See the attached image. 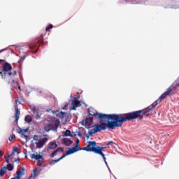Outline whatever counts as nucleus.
<instances>
[{
  "mask_svg": "<svg viewBox=\"0 0 179 179\" xmlns=\"http://www.w3.org/2000/svg\"><path fill=\"white\" fill-rule=\"evenodd\" d=\"M159 103L157 100L151 106L147 107L144 110L127 113L123 116H120L119 115V128H121L124 122H127V121H132V120H136V118H139L141 117V114H142V115L144 117H149L150 115V111H153V110L156 108V106H157Z\"/></svg>",
  "mask_w": 179,
  "mask_h": 179,
  "instance_id": "obj_1",
  "label": "nucleus"
},
{
  "mask_svg": "<svg viewBox=\"0 0 179 179\" xmlns=\"http://www.w3.org/2000/svg\"><path fill=\"white\" fill-rule=\"evenodd\" d=\"M88 111L89 115H92V117H98L99 122H106V124H108V129L120 128L118 114L107 115L104 113H98L92 111L91 109H90Z\"/></svg>",
  "mask_w": 179,
  "mask_h": 179,
  "instance_id": "obj_2",
  "label": "nucleus"
},
{
  "mask_svg": "<svg viewBox=\"0 0 179 179\" xmlns=\"http://www.w3.org/2000/svg\"><path fill=\"white\" fill-rule=\"evenodd\" d=\"M0 76L8 83H10V82L15 83V80H12V65L6 62L3 65L2 71H0Z\"/></svg>",
  "mask_w": 179,
  "mask_h": 179,
  "instance_id": "obj_3",
  "label": "nucleus"
},
{
  "mask_svg": "<svg viewBox=\"0 0 179 179\" xmlns=\"http://www.w3.org/2000/svg\"><path fill=\"white\" fill-rule=\"evenodd\" d=\"M94 127V129L89 131L88 135L85 133L87 139H89V136H93V134H97V132H100V131H106V129L108 128V123L105 122H99L95 124Z\"/></svg>",
  "mask_w": 179,
  "mask_h": 179,
  "instance_id": "obj_4",
  "label": "nucleus"
},
{
  "mask_svg": "<svg viewBox=\"0 0 179 179\" xmlns=\"http://www.w3.org/2000/svg\"><path fill=\"white\" fill-rule=\"evenodd\" d=\"M177 93V88L174 87V85H171L169 88H167L166 91L164 92L157 100V102L162 103L164 99H167L169 96H173Z\"/></svg>",
  "mask_w": 179,
  "mask_h": 179,
  "instance_id": "obj_5",
  "label": "nucleus"
},
{
  "mask_svg": "<svg viewBox=\"0 0 179 179\" xmlns=\"http://www.w3.org/2000/svg\"><path fill=\"white\" fill-rule=\"evenodd\" d=\"M59 124H61V122L58 120H54L52 123L45 124L44 127V130L45 132H50V131L52 129V131H57L58 127H59Z\"/></svg>",
  "mask_w": 179,
  "mask_h": 179,
  "instance_id": "obj_6",
  "label": "nucleus"
},
{
  "mask_svg": "<svg viewBox=\"0 0 179 179\" xmlns=\"http://www.w3.org/2000/svg\"><path fill=\"white\" fill-rule=\"evenodd\" d=\"M88 145L83 148V150L85 152H93L95 155H97V152L94 149H97V143L96 141H88Z\"/></svg>",
  "mask_w": 179,
  "mask_h": 179,
  "instance_id": "obj_7",
  "label": "nucleus"
},
{
  "mask_svg": "<svg viewBox=\"0 0 179 179\" xmlns=\"http://www.w3.org/2000/svg\"><path fill=\"white\" fill-rule=\"evenodd\" d=\"M37 44H40V45H44V41L43 40V34L40 36V38L38 41L36 42L31 43V44L24 46L22 48V50H24V48H29V50H33V48H36L37 47Z\"/></svg>",
  "mask_w": 179,
  "mask_h": 179,
  "instance_id": "obj_8",
  "label": "nucleus"
},
{
  "mask_svg": "<svg viewBox=\"0 0 179 179\" xmlns=\"http://www.w3.org/2000/svg\"><path fill=\"white\" fill-rule=\"evenodd\" d=\"M48 141V135H43V137H40V139L36 141L35 145L38 149H41L45 143Z\"/></svg>",
  "mask_w": 179,
  "mask_h": 179,
  "instance_id": "obj_9",
  "label": "nucleus"
},
{
  "mask_svg": "<svg viewBox=\"0 0 179 179\" xmlns=\"http://www.w3.org/2000/svg\"><path fill=\"white\" fill-rule=\"evenodd\" d=\"M178 8V4L177 3V1L176 0H170L166 3V6H165V8H170V9H176Z\"/></svg>",
  "mask_w": 179,
  "mask_h": 179,
  "instance_id": "obj_10",
  "label": "nucleus"
},
{
  "mask_svg": "<svg viewBox=\"0 0 179 179\" xmlns=\"http://www.w3.org/2000/svg\"><path fill=\"white\" fill-rule=\"evenodd\" d=\"M30 156L31 159H34L35 160H37L38 166H41V164H43V156L40 155H36V154H31Z\"/></svg>",
  "mask_w": 179,
  "mask_h": 179,
  "instance_id": "obj_11",
  "label": "nucleus"
},
{
  "mask_svg": "<svg viewBox=\"0 0 179 179\" xmlns=\"http://www.w3.org/2000/svg\"><path fill=\"white\" fill-rule=\"evenodd\" d=\"M138 5H155L152 0H134Z\"/></svg>",
  "mask_w": 179,
  "mask_h": 179,
  "instance_id": "obj_12",
  "label": "nucleus"
},
{
  "mask_svg": "<svg viewBox=\"0 0 179 179\" xmlns=\"http://www.w3.org/2000/svg\"><path fill=\"white\" fill-rule=\"evenodd\" d=\"M15 120L14 121V125H17V122L19 121L20 115V111L19 110V107L17 105L15 106Z\"/></svg>",
  "mask_w": 179,
  "mask_h": 179,
  "instance_id": "obj_13",
  "label": "nucleus"
},
{
  "mask_svg": "<svg viewBox=\"0 0 179 179\" xmlns=\"http://www.w3.org/2000/svg\"><path fill=\"white\" fill-rule=\"evenodd\" d=\"M32 111L35 117H36V120H38V118H41V111H40V109L37 107H34L32 108Z\"/></svg>",
  "mask_w": 179,
  "mask_h": 179,
  "instance_id": "obj_14",
  "label": "nucleus"
},
{
  "mask_svg": "<svg viewBox=\"0 0 179 179\" xmlns=\"http://www.w3.org/2000/svg\"><path fill=\"white\" fill-rule=\"evenodd\" d=\"M71 105H72L71 110H76L78 107H80V106H82V103L80 102V101L76 99L71 103Z\"/></svg>",
  "mask_w": 179,
  "mask_h": 179,
  "instance_id": "obj_15",
  "label": "nucleus"
},
{
  "mask_svg": "<svg viewBox=\"0 0 179 179\" xmlns=\"http://www.w3.org/2000/svg\"><path fill=\"white\" fill-rule=\"evenodd\" d=\"M57 148H58L57 143H55V141H52L48 143L47 150H54L55 149H57Z\"/></svg>",
  "mask_w": 179,
  "mask_h": 179,
  "instance_id": "obj_16",
  "label": "nucleus"
},
{
  "mask_svg": "<svg viewBox=\"0 0 179 179\" xmlns=\"http://www.w3.org/2000/svg\"><path fill=\"white\" fill-rule=\"evenodd\" d=\"M16 174H17L15 176L16 178L17 179L22 178V176H24V169L22 168L21 169H18L16 172Z\"/></svg>",
  "mask_w": 179,
  "mask_h": 179,
  "instance_id": "obj_17",
  "label": "nucleus"
},
{
  "mask_svg": "<svg viewBox=\"0 0 179 179\" xmlns=\"http://www.w3.org/2000/svg\"><path fill=\"white\" fill-rule=\"evenodd\" d=\"M75 152H78V150L75 148H69V150L66 152V154L63 156H65V157L69 155H73V153H75Z\"/></svg>",
  "mask_w": 179,
  "mask_h": 179,
  "instance_id": "obj_18",
  "label": "nucleus"
},
{
  "mask_svg": "<svg viewBox=\"0 0 179 179\" xmlns=\"http://www.w3.org/2000/svg\"><path fill=\"white\" fill-rule=\"evenodd\" d=\"M93 124V117H89L85 119V126L90 127V125Z\"/></svg>",
  "mask_w": 179,
  "mask_h": 179,
  "instance_id": "obj_19",
  "label": "nucleus"
},
{
  "mask_svg": "<svg viewBox=\"0 0 179 179\" xmlns=\"http://www.w3.org/2000/svg\"><path fill=\"white\" fill-rule=\"evenodd\" d=\"M62 143L65 146H69L70 145H72V143H73V141H71L69 138H63Z\"/></svg>",
  "mask_w": 179,
  "mask_h": 179,
  "instance_id": "obj_20",
  "label": "nucleus"
},
{
  "mask_svg": "<svg viewBox=\"0 0 179 179\" xmlns=\"http://www.w3.org/2000/svg\"><path fill=\"white\" fill-rule=\"evenodd\" d=\"M106 149V147L104 146H99L97 145L96 148L94 149L95 152H96V155H103V150Z\"/></svg>",
  "mask_w": 179,
  "mask_h": 179,
  "instance_id": "obj_21",
  "label": "nucleus"
},
{
  "mask_svg": "<svg viewBox=\"0 0 179 179\" xmlns=\"http://www.w3.org/2000/svg\"><path fill=\"white\" fill-rule=\"evenodd\" d=\"M62 152H64V148H58L56 150H55L51 155H50V157H55V156H57V153L59 152V153H62Z\"/></svg>",
  "mask_w": 179,
  "mask_h": 179,
  "instance_id": "obj_22",
  "label": "nucleus"
},
{
  "mask_svg": "<svg viewBox=\"0 0 179 179\" xmlns=\"http://www.w3.org/2000/svg\"><path fill=\"white\" fill-rule=\"evenodd\" d=\"M57 117L60 118V120H64L65 118H66V113L61 111L60 113L57 114Z\"/></svg>",
  "mask_w": 179,
  "mask_h": 179,
  "instance_id": "obj_23",
  "label": "nucleus"
},
{
  "mask_svg": "<svg viewBox=\"0 0 179 179\" xmlns=\"http://www.w3.org/2000/svg\"><path fill=\"white\" fill-rule=\"evenodd\" d=\"M33 120L31 119V116L30 115H27L25 116L24 121L28 124H30Z\"/></svg>",
  "mask_w": 179,
  "mask_h": 179,
  "instance_id": "obj_24",
  "label": "nucleus"
},
{
  "mask_svg": "<svg viewBox=\"0 0 179 179\" xmlns=\"http://www.w3.org/2000/svg\"><path fill=\"white\" fill-rule=\"evenodd\" d=\"M5 173H6V167L3 166L0 169V177H2Z\"/></svg>",
  "mask_w": 179,
  "mask_h": 179,
  "instance_id": "obj_25",
  "label": "nucleus"
},
{
  "mask_svg": "<svg viewBox=\"0 0 179 179\" xmlns=\"http://www.w3.org/2000/svg\"><path fill=\"white\" fill-rule=\"evenodd\" d=\"M7 170H8V171H13V169H14V167H13V165H12V164H8V165H7Z\"/></svg>",
  "mask_w": 179,
  "mask_h": 179,
  "instance_id": "obj_26",
  "label": "nucleus"
},
{
  "mask_svg": "<svg viewBox=\"0 0 179 179\" xmlns=\"http://www.w3.org/2000/svg\"><path fill=\"white\" fill-rule=\"evenodd\" d=\"M64 136H72V133H71V131L67 129L64 132Z\"/></svg>",
  "mask_w": 179,
  "mask_h": 179,
  "instance_id": "obj_27",
  "label": "nucleus"
},
{
  "mask_svg": "<svg viewBox=\"0 0 179 179\" xmlns=\"http://www.w3.org/2000/svg\"><path fill=\"white\" fill-rule=\"evenodd\" d=\"M19 130L20 131H18V134H21L22 135V134H24L25 132H27V131H29V129H22V128H19Z\"/></svg>",
  "mask_w": 179,
  "mask_h": 179,
  "instance_id": "obj_28",
  "label": "nucleus"
},
{
  "mask_svg": "<svg viewBox=\"0 0 179 179\" xmlns=\"http://www.w3.org/2000/svg\"><path fill=\"white\" fill-rule=\"evenodd\" d=\"M73 148H75V149H76L78 152H79V150H82L83 148H79V143H76L75 145Z\"/></svg>",
  "mask_w": 179,
  "mask_h": 179,
  "instance_id": "obj_29",
  "label": "nucleus"
},
{
  "mask_svg": "<svg viewBox=\"0 0 179 179\" xmlns=\"http://www.w3.org/2000/svg\"><path fill=\"white\" fill-rule=\"evenodd\" d=\"M73 148H75V149H76L78 152H79V150H82L83 148H79V143H76L75 145Z\"/></svg>",
  "mask_w": 179,
  "mask_h": 179,
  "instance_id": "obj_30",
  "label": "nucleus"
},
{
  "mask_svg": "<svg viewBox=\"0 0 179 179\" xmlns=\"http://www.w3.org/2000/svg\"><path fill=\"white\" fill-rule=\"evenodd\" d=\"M36 171H37V170L34 169V170L33 171V174H31V175L29 176V179H31V178H33V177H36V176L37 175Z\"/></svg>",
  "mask_w": 179,
  "mask_h": 179,
  "instance_id": "obj_31",
  "label": "nucleus"
},
{
  "mask_svg": "<svg viewBox=\"0 0 179 179\" xmlns=\"http://www.w3.org/2000/svg\"><path fill=\"white\" fill-rule=\"evenodd\" d=\"M65 157V155H62L60 158L56 159V160H52V163H58L59 160H62Z\"/></svg>",
  "mask_w": 179,
  "mask_h": 179,
  "instance_id": "obj_32",
  "label": "nucleus"
},
{
  "mask_svg": "<svg viewBox=\"0 0 179 179\" xmlns=\"http://www.w3.org/2000/svg\"><path fill=\"white\" fill-rule=\"evenodd\" d=\"M15 138H16V136L15 134H13L8 137V141H10V142H12L13 141V139H15Z\"/></svg>",
  "mask_w": 179,
  "mask_h": 179,
  "instance_id": "obj_33",
  "label": "nucleus"
},
{
  "mask_svg": "<svg viewBox=\"0 0 179 179\" xmlns=\"http://www.w3.org/2000/svg\"><path fill=\"white\" fill-rule=\"evenodd\" d=\"M33 139H34V141H36V142H37L38 141H39L40 140V137L38 136V135H34V136H33Z\"/></svg>",
  "mask_w": 179,
  "mask_h": 179,
  "instance_id": "obj_34",
  "label": "nucleus"
},
{
  "mask_svg": "<svg viewBox=\"0 0 179 179\" xmlns=\"http://www.w3.org/2000/svg\"><path fill=\"white\" fill-rule=\"evenodd\" d=\"M52 27H54V26L52 24H49L48 27H46L45 30L47 31H50V30H51V29H52Z\"/></svg>",
  "mask_w": 179,
  "mask_h": 179,
  "instance_id": "obj_35",
  "label": "nucleus"
},
{
  "mask_svg": "<svg viewBox=\"0 0 179 179\" xmlns=\"http://www.w3.org/2000/svg\"><path fill=\"white\" fill-rule=\"evenodd\" d=\"M99 156H101V157L103 159V162H105V164H106V166H107V161H106V156L104 155V154L99 155Z\"/></svg>",
  "mask_w": 179,
  "mask_h": 179,
  "instance_id": "obj_36",
  "label": "nucleus"
},
{
  "mask_svg": "<svg viewBox=\"0 0 179 179\" xmlns=\"http://www.w3.org/2000/svg\"><path fill=\"white\" fill-rule=\"evenodd\" d=\"M9 159H10V156H9V155L8 157H5V160L7 164H9Z\"/></svg>",
  "mask_w": 179,
  "mask_h": 179,
  "instance_id": "obj_37",
  "label": "nucleus"
},
{
  "mask_svg": "<svg viewBox=\"0 0 179 179\" xmlns=\"http://www.w3.org/2000/svg\"><path fill=\"white\" fill-rule=\"evenodd\" d=\"M17 150H19V149H18L17 148H14V149L13 150V152L14 153H17V155H19V153H20V152H19V151H17Z\"/></svg>",
  "mask_w": 179,
  "mask_h": 179,
  "instance_id": "obj_38",
  "label": "nucleus"
},
{
  "mask_svg": "<svg viewBox=\"0 0 179 179\" xmlns=\"http://www.w3.org/2000/svg\"><path fill=\"white\" fill-rule=\"evenodd\" d=\"M110 145H115V143L113 141H109L107 144L106 146H110Z\"/></svg>",
  "mask_w": 179,
  "mask_h": 179,
  "instance_id": "obj_39",
  "label": "nucleus"
},
{
  "mask_svg": "<svg viewBox=\"0 0 179 179\" xmlns=\"http://www.w3.org/2000/svg\"><path fill=\"white\" fill-rule=\"evenodd\" d=\"M13 76H16L17 75V72L16 71H13L12 73ZM11 75V76H12Z\"/></svg>",
  "mask_w": 179,
  "mask_h": 179,
  "instance_id": "obj_40",
  "label": "nucleus"
},
{
  "mask_svg": "<svg viewBox=\"0 0 179 179\" xmlns=\"http://www.w3.org/2000/svg\"><path fill=\"white\" fill-rule=\"evenodd\" d=\"M20 161V158L18 157L17 159H14L12 162H13V163H15V162H18V163H19Z\"/></svg>",
  "mask_w": 179,
  "mask_h": 179,
  "instance_id": "obj_41",
  "label": "nucleus"
},
{
  "mask_svg": "<svg viewBox=\"0 0 179 179\" xmlns=\"http://www.w3.org/2000/svg\"><path fill=\"white\" fill-rule=\"evenodd\" d=\"M22 136H24L25 138V139H27L29 138V136L24 134H22Z\"/></svg>",
  "mask_w": 179,
  "mask_h": 179,
  "instance_id": "obj_42",
  "label": "nucleus"
},
{
  "mask_svg": "<svg viewBox=\"0 0 179 179\" xmlns=\"http://www.w3.org/2000/svg\"><path fill=\"white\" fill-rule=\"evenodd\" d=\"M10 157H12V156H15V152L13 151L11 154L8 155Z\"/></svg>",
  "mask_w": 179,
  "mask_h": 179,
  "instance_id": "obj_43",
  "label": "nucleus"
},
{
  "mask_svg": "<svg viewBox=\"0 0 179 179\" xmlns=\"http://www.w3.org/2000/svg\"><path fill=\"white\" fill-rule=\"evenodd\" d=\"M37 51H38V48H37V50H32L31 52L33 54H36V52H37Z\"/></svg>",
  "mask_w": 179,
  "mask_h": 179,
  "instance_id": "obj_44",
  "label": "nucleus"
},
{
  "mask_svg": "<svg viewBox=\"0 0 179 179\" xmlns=\"http://www.w3.org/2000/svg\"><path fill=\"white\" fill-rule=\"evenodd\" d=\"M81 125H86L85 120L81 121Z\"/></svg>",
  "mask_w": 179,
  "mask_h": 179,
  "instance_id": "obj_45",
  "label": "nucleus"
},
{
  "mask_svg": "<svg viewBox=\"0 0 179 179\" xmlns=\"http://www.w3.org/2000/svg\"><path fill=\"white\" fill-rule=\"evenodd\" d=\"M25 58H26V57H25L24 56L21 57L22 61H24Z\"/></svg>",
  "mask_w": 179,
  "mask_h": 179,
  "instance_id": "obj_46",
  "label": "nucleus"
},
{
  "mask_svg": "<svg viewBox=\"0 0 179 179\" xmlns=\"http://www.w3.org/2000/svg\"><path fill=\"white\" fill-rule=\"evenodd\" d=\"M3 156V154L2 153V151L0 150V157H2Z\"/></svg>",
  "mask_w": 179,
  "mask_h": 179,
  "instance_id": "obj_47",
  "label": "nucleus"
},
{
  "mask_svg": "<svg viewBox=\"0 0 179 179\" xmlns=\"http://www.w3.org/2000/svg\"><path fill=\"white\" fill-rule=\"evenodd\" d=\"M3 51H6V49L1 50H0V54H1V52H3Z\"/></svg>",
  "mask_w": 179,
  "mask_h": 179,
  "instance_id": "obj_48",
  "label": "nucleus"
},
{
  "mask_svg": "<svg viewBox=\"0 0 179 179\" xmlns=\"http://www.w3.org/2000/svg\"><path fill=\"white\" fill-rule=\"evenodd\" d=\"M79 142H80L79 139H77L76 141V143H78L79 144Z\"/></svg>",
  "mask_w": 179,
  "mask_h": 179,
  "instance_id": "obj_49",
  "label": "nucleus"
},
{
  "mask_svg": "<svg viewBox=\"0 0 179 179\" xmlns=\"http://www.w3.org/2000/svg\"><path fill=\"white\" fill-rule=\"evenodd\" d=\"M0 62H5V59H0Z\"/></svg>",
  "mask_w": 179,
  "mask_h": 179,
  "instance_id": "obj_50",
  "label": "nucleus"
},
{
  "mask_svg": "<svg viewBox=\"0 0 179 179\" xmlns=\"http://www.w3.org/2000/svg\"><path fill=\"white\" fill-rule=\"evenodd\" d=\"M78 135L79 136H80V135H81L80 131H78Z\"/></svg>",
  "mask_w": 179,
  "mask_h": 179,
  "instance_id": "obj_51",
  "label": "nucleus"
},
{
  "mask_svg": "<svg viewBox=\"0 0 179 179\" xmlns=\"http://www.w3.org/2000/svg\"><path fill=\"white\" fill-rule=\"evenodd\" d=\"M19 104H20V101H19Z\"/></svg>",
  "mask_w": 179,
  "mask_h": 179,
  "instance_id": "obj_52",
  "label": "nucleus"
}]
</instances>
